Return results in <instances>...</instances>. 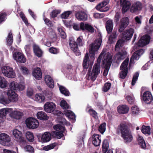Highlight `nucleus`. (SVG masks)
Masks as SVG:
<instances>
[{"instance_id": "f257e3e1", "label": "nucleus", "mask_w": 153, "mask_h": 153, "mask_svg": "<svg viewBox=\"0 0 153 153\" xmlns=\"http://www.w3.org/2000/svg\"><path fill=\"white\" fill-rule=\"evenodd\" d=\"M102 60V63L105 65V69L103 75L106 76L107 75L108 70L112 62V59L109 52H106V50H103L97 59L98 63L94 65L92 71L89 68L87 76L91 80H95L100 71V63Z\"/></svg>"}, {"instance_id": "f03ea898", "label": "nucleus", "mask_w": 153, "mask_h": 153, "mask_svg": "<svg viewBox=\"0 0 153 153\" xmlns=\"http://www.w3.org/2000/svg\"><path fill=\"white\" fill-rule=\"evenodd\" d=\"M102 42V38L100 37L95 40L94 43L90 45L89 53L91 61L89 59L88 54L87 53L85 54L83 62V66L84 68L87 69L89 65L91 66L93 65L94 59L95 54L98 51Z\"/></svg>"}, {"instance_id": "7ed1b4c3", "label": "nucleus", "mask_w": 153, "mask_h": 153, "mask_svg": "<svg viewBox=\"0 0 153 153\" xmlns=\"http://www.w3.org/2000/svg\"><path fill=\"white\" fill-rule=\"evenodd\" d=\"M117 131L121 133L122 137L126 142L129 143L132 140L133 137L131 132L128 129L125 124L121 123L118 127Z\"/></svg>"}, {"instance_id": "20e7f679", "label": "nucleus", "mask_w": 153, "mask_h": 153, "mask_svg": "<svg viewBox=\"0 0 153 153\" xmlns=\"http://www.w3.org/2000/svg\"><path fill=\"white\" fill-rule=\"evenodd\" d=\"M56 107V104L54 103L50 102H47L44 105V110L48 113H51L54 111V114L59 115L61 114V112L59 111L55 110Z\"/></svg>"}, {"instance_id": "39448f33", "label": "nucleus", "mask_w": 153, "mask_h": 153, "mask_svg": "<svg viewBox=\"0 0 153 153\" xmlns=\"http://www.w3.org/2000/svg\"><path fill=\"white\" fill-rule=\"evenodd\" d=\"M3 75L9 78H14L16 76V74L13 68L9 66H4L1 68Z\"/></svg>"}, {"instance_id": "423d86ee", "label": "nucleus", "mask_w": 153, "mask_h": 153, "mask_svg": "<svg viewBox=\"0 0 153 153\" xmlns=\"http://www.w3.org/2000/svg\"><path fill=\"white\" fill-rule=\"evenodd\" d=\"M12 134L15 140L17 141L21 142V145L22 147V144H26V142L24 140L22 133L21 131L16 128H15L13 130Z\"/></svg>"}, {"instance_id": "0eeeda50", "label": "nucleus", "mask_w": 153, "mask_h": 153, "mask_svg": "<svg viewBox=\"0 0 153 153\" xmlns=\"http://www.w3.org/2000/svg\"><path fill=\"white\" fill-rule=\"evenodd\" d=\"M26 124L27 128L30 129H34L37 128L39 126L38 121L36 119L30 117L27 119L25 121Z\"/></svg>"}, {"instance_id": "6e6552de", "label": "nucleus", "mask_w": 153, "mask_h": 153, "mask_svg": "<svg viewBox=\"0 0 153 153\" xmlns=\"http://www.w3.org/2000/svg\"><path fill=\"white\" fill-rule=\"evenodd\" d=\"M54 129L57 131H54V133L58 138H60L63 136V133L66 132L65 128L61 125L58 124L53 126Z\"/></svg>"}, {"instance_id": "1a4fd4ad", "label": "nucleus", "mask_w": 153, "mask_h": 153, "mask_svg": "<svg viewBox=\"0 0 153 153\" xmlns=\"http://www.w3.org/2000/svg\"><path fill=\"white\" fill-rule=\"evenodd\" d=\"M9 87L10 89V90L22 91L25 88V84L23 82L18 83L15 81H12L10 84Z\"/></svg>"}, {"instance_id": "9d476101", "label": "nucleus", "mask_w": 153, "mask_h": 153, "mask_svg": "<svg viewBox=\"0 0 153 153\" xmlns=\"http://www.w3.org/2000/svg\"><path fill=\"white\" fill-rule=\"evenodd\" d=\"M134 32V29L130 28L125 30L122 33L121 37L123 41L130 40L132 37Z\"/></svg>"}, {"instance_id": "9b49d317", "label": "nucleus", "mask_w": 153, "mask_h": 153, "mask_svg": "<svg viewBox=\"0 0 153 153\" xmlns=\"http://www.w3.org/2000/svg\"><path fill=\"white\" fill-rule=\"evenodd\" d=\"M69 45L71 48L72 50L75 54L77 56L81 55V53L78 49L77 44L74 41L73 38H71L69 39Z\"/></svg>"}, {"instance_id": "f8f14e48", "label": "nucleus", "mask_w": 153, "mask_h": 153, "mask_svg": "<svg viewBox=\"0 0 153 153\" xmlns=\"http://www.w3.org/2000/svg\"><path fill=\"white\" fill-rule=\"evenodd\" d=\"M150 39V36L147 35H146L142 37L139 40L138 42L134 46V49L136 46L143 47L149 43Z\"/></svg>"}, {"instance_id": "ddd939ff", "label": "nucleus", "mask_w": 153, "mask_h": 153, "mask_svg": "<svg viewBox=\"0 0 153 153\" xmlns=\"http://www.w3.org/2000/svg\"><path fill=\"white\" fill-rule=\"evenodd\" d=\"M10 141V138L7 134L4 133L0 134V144L4 146H8Z\"/></svg>"}, {"instance_id": "4468645a", "label": "nucleus", "mask_w": 153, "mask_h": 153, "mask_svg": "<svg viewBox=\"0 0 153 153\" xmlns=\"http://www.w3.org/2000/svg\"><path fill=\"white\" fill-rule=\"evenodd\" d=\"M13 59L17 62L24 63L26 62V59L24 55L19 52H15L13 54Z\"/></svg>"}, {"instance_id": "2eb2a0df", "label": "nucleus", "mask_w": 153, "mask_h": 153, "mask_svg": "<svg viewBox=\"0 0 153 153\" xmlns=\"http://www.w3.org/2000/svg\"><path fill=\"white\" fill-rule=\"evenodd\" d=\"M109 0H105L99 4L96 7V9L100 11L105 12L108 11L109 8L108 6H106L109 2Z\"/></svg>"}, {"instance_id": "dca6fc26", "label": "nucleus", "mask_w": 153, "mask_h": 153, "mask_svg": "<svg viewBox=\"0 0 153 153\" xmlns=\"http://www.w3.org/2000/svg\"><path fill=\"white\" fill-rule=\"evenodd\" d=\"M144 52V51L143 49H140L135 51L131 57L129 65L134 63V60H137L139 59L140 56Z\"/></svg>"}, {"instance_id": "f3484780", "label": "nucleus", "mask_w": 153, "mask_h": 153, "mask_svg": "<svg viewBox=\"0 0 153 153\" xmlns=\"http://www.w3.org/2000/svg\"><path fill=\"white\" fill-rule=\"evenodd\" d=\"M23 115L22 112L19 110H13L11 108V110L9 112V115L11 118L19 120L21 118Z\"/></svg>"}, {"instance_id": "a211bd4d", "label": "nucleus", "mask_w": 153, "mask_h": 153, "mask_svg": "<svg viewBox=\"0 0 153 153\" xmlns=\"http://www.w3.org/2000/svg\"><path fill=\"white\" fill-rule=\"evenodd\" d=\"M7 94L8 99L10 101V103L11 102H16L18 100V96L14 91L12 90H9Z\"/></svg>"}, {"instance_id": "6ab92c4d", "label": "nucleus", "mask_w": 153, "mask_h": 153, "mask_svg": "<svg viewBox=\"0 0 153 153\" xmlns=\"http://www.w3.org/2000/svg\"><path fill=\"white\" fill-rule=\"evenodd\" d=\"M143 99L147 104H149L153 101V97L151 92L146 91L144 92L143 95Z\"/></svg>"}, {"instance_id": "aec40b11", "label": "nucleus", "mask_w": 153, "mask_h": 153, "mask_svg": "<svg viewBox=\"0 0 153 153\" xmlns=\"http://www.w3.org/2000/svg\"><path fill=\"white\" fill-rule=\"evenodd\" d=\"M75 16L76 18L79 21H85L87 19V15L85 12L83 10L77 12Z\"/></svg>"}, {"instance_id": "412c9836", "label": "nucleus", "mask_w": 153, "mask_h": 153, "mask_svg": "<svg viewBox=\"0 0 153 153\" xmlns=\"http://www.w3.org/2000/svg\"><path fill=\"white\" fill-rule=\"evenodd\" d=\"M142 8V4L139 1H137L133 3L131 7L130 11L132 13H134L139 11Z\"/></svg>"}, {"instance_id": "4be33fe9", "label": "nucleus", "mask_w": 153, "mask_h": 153, "mask_svg": "<svg viewBox=\"0 0 153 153\" xmlns=\"http://www.w3.org/2000/svg\"><path fill=\"white\" fill-rule=\"evenodd\" d=\"M120 2L122 7V12L124 13L128 10L131 4L128 0H120Z\"/></svg>"}, {"instance_id": "5701e85b", "label": "nucleus", "mask_w": 153, "mask_h": 153, "mask_svg": "<svg viewBox=\"0 0 153 153\" xmlns=\"http://www.w3.org/2000/svg\"><path fill=\"white\" fill-rule=\"evenodd\" d=\"M11 110L10 108H5L0 110V122H2L4 121V118L5 117L6 115L9 114V112Z\"/></svg>"}, {"instance_id": "b1692460", "label": "nucleus", "mask_w": 153, "mask_h": 153, "mask_svg": "<svg viewBox=\"0 0 153 153\" xmlns=\"http://www.w3.org/2000/svg\"><path fill=\"white\" fill-rule=\"evenodd\" d=\"M81 27L82 31L86 30L91 33H93L94 31V29L91 25L87 23L81 24Z\"/></svg>"}, {"instance_id": "393cba45", "label": "nucleus", "mask_w": 153, "mask_h": 153, "mask_svg": "<svg viewBox=\"0 0 153 153\" xmlns=\"http://www.w3.org/2000/svg\"><path fill=\"white\" fill-rule=\"evenodd\" d=\"M32 75L36 79H41L42 77V73L40 68H34L33 71Z\"/></svg>"}, {"instance_id": "a878e982", "label": "nucleus", "mask_w": 153, "mask_h": 153, "mask_svg": "<svg viewBox=\"0 0 153 153\" xmlns=\"http://www.w3.org/2000/svg\"><path fill=\"white\" fill-rule=\"evenodd\" d=\"M128 19L127 18H124L121 20V23L119 29V32H122L128 25Z\"/></svg>"}, {"instance_id": "bb28decb", "label": "nucleus", "mask_w": 153, "mask_h": 153, "mask_svg": "<svg viewBox=\"0 0 153 153\" xmlns=\"http://www.w3.org/2000/svg\"><path fill=\"white\" fill-rule=\"evenodd\" d=\"M127 53L126 52H119L114 56V59L117 63H119L122 60L124 59L126 56Z\"/></svg>"}, {"instance_id": "cd10ccee", "label": "nucleus", "mask_w": 153, "mask_h": 153, "mask_svg": "<svg viewBox=\"0 0 153 153\" xmlns=\"http://www.w3.org/2000/svg\"><path fill=\"white\" fill-rule=\"evenodd\" d=\"M51 135L49 132H45L43 133L41 137L42 143H45L49 141L51 139Z\"/></svg>"}, {"instance_id": "c85d7f7f", "label": "nucleus", "mask_w": 153, "mask_h": 153, "mask_svg": "<svg viewBox=\"0 0 153 153\" xmlns=\"http://www.w3.org/2000/svg\"><path fill=\"white\" fill-rule=\"evenodd\" d=\"M93 144L96 146L100 145L101 141L100 137L97 134H94L92 136Z\"/></svg>"}, {"instance_id": "c756f323", "label": "nucleus", "mask_w": 153, "mask_h": 153, "mask_svg": "<svg viewBox=\"0 0 153 153\" xmlns=\"http://www.w3.org/2000/svg\"><path fill=\"white\" fill-rule=\"evenodd\" d=\"M117 110L119 113L124 114L128 113L129 110V108L126 105H123L118 106Z\"/></svg>"}, {"instance_id": "7c9ffc66", "label": "nucleus", "mask_w": 153, "mask_h": 153, "mask_svg": "<svg viewBox=\"0 0 153 153\" xmlns=\"http://www.w3.org/2000/svg\"><path fill=\"white\" fill-rule=\"evenodd\" d=\"M45 81L46 85L49 87L53 88L54 87L53 81L51 77L49 75L45 76Z\"/></svg>"}, {"instance_id": "2f4dec72", "label": "nucleus", "mask_w": 153, "mask_h": 153, "mask_svg": "<svg viewBox=\"0 0 153 153\" xmlns=\"http://www.w3.org/2000/svg\"><path fill=\"white\" fill-rule=\"evenodd\" d=\"M105 27L108 33H111L113 27V24L112 20H109L107 21L106 22Z\"/></svg>"}, {"instance_id": "473e14b6", "label": "nucleus", "mask_w": 153, "mask_h": 153, "mask_svg": "<svg viewBox=\"0 0 153 153\" xmlns=\"http://www.w3.org/2000/svg\"><path fill=\"white\" fill-rule=\"evenodd\" d=\"M36 116L38 119L42 120H47L48 118L46 114L42 111L38 112L36 114Z\"/></svg>"}, {"instance_id": "72a5a7b5", "label": "nucleus", "mask_w": 153, "mask_h": 153, "mask_svg": "<svg viewBox=\"0 0 153 153\" xmlns=\"http://www.w3.org/2000/svg\"><path fill=\"white\" fill-rule=\"evenodd\" d=\"M64 113L69 119L72 120L74 121H75V116L73 112L70 110H65L64 111Z\"/></svg>"}, {"instance_id": "f704fd0d", "label": "nucleus", "mask_w": 153, "mask_h": 153, "mask_svg": "<svg viewBox=\"0 0 153 153\" xmlns=\"http://www.w3.org/2000/svg\"><path fill=\"white\" fill-rule=\"evenodd\" d=\"M33 49L35 55L39 57H41L42 54V51L39 46L36 44H34Z\"/></svg>"}, {"instance_id": "c9c22d12", "label": "nucleus", "mask_w": 153, "mask_h": 153, "mask_svg": "<svg viewBox=\"0 0 153 153\" xmlns=\"http://www.w3.org/2000/svg\"><path fill=\"white\" fill-rule=\"evenodd\" d=\"M140 110L139 108L136 105H134L131 108V114L133 116H136L139 114Z\"/></svg>"}, {"instance_id": "e433bc0d", "label": "nucleus", "mask_w": 153, "mask_h": 153, "mask_svg": "<svg viewBox=\"0 0 153 153\" xmlns=\"http://www.w3.org/2000/svg\"><path fill=\"white\" fill-rule=\"evenodd\" d=\"M8 85V82L3 77L0 76V87L2 88H6Z\"/></svg>"}, {"instance_id": "4c0bfd02", "label": "nucleus", "mask_w": 153, "mask_h": 153, "mask_svg": "<svg viewBox=\"0 0 153 153\" xmlns=\"http://www.w3.org/2000/svg\"><path fill=\"white\" fill-rule=\"evenodd\" d=\"M137 139L139 144L141 147L143 149H145L146 147V144L143 137L140 135H138Z\"/></svg>"}, {"instance_id": "58836bf2", "label": "nucleus", "mask_w": 153, "mask_h": 153, "mask_svg": "<svg viewBox=\"0 0 153 153\" xmlns=\"http://www.w3.org/2000/svg\"><path fill=\"white\" fill-rule=\"evenodd\" d=\"M34 99L36 101L41 103L44 101L45 97L42 94H36L35 96Z\"/></svg>"}, {"instance_id": "ea45409f", "label": "nucleus", "mask_w": 153, "mask_h": 153, "mask_svg": "<svg viewBox=\"0 0 153 153\" xmlns=\"http://www.w3.org/2000/svg\"><path fill=\"white\" fill-rule=\"evenodd\" d=\"M117 35L116 32L114 31H113L112 33L109 36L108 40L110 43L115 42L116 40Z\"/></svg>"}, {"instance_id": "a19ab883", "label": "nucleus", "mask_w": 153, "mask_h": 153, "mask_svg": "<svg viewBox=\"0 0 153 153\" xmlns=\"http://www.w3.org/2000/svg\"><path fill=\"white\" fill-rule=\"evenodd\" d=\"M10 101L8 98L5 97L3 95L0 96V103L4 105H6L10 104Z\"/></svg>"}, {"instance_id": "79ce46f5", "label": "nucleus", "mask_w": 153, "mask_h": 153, "mask_svg": "<svg viewBox=\"0 0 153 153\" xmlns=\"http://www.w3.org/2000/svg\"><path fill=\"white\" fill-rule=\"evenodd\" d=\"M141 130L142 132L145 134L149 135L150 134V128L149 126H143Z\"/></svg>"}, {"instance_id": "37998d69", "label": "nucleus", "mask_w": 153, "mask_h": 153, "mask_svg": "<svg viewBox=\"0 0 153 153\" xmlns=\"http://www.w3.org/2000/svg\"><path fill=\"white\" fill-rule=\"evenodd\" d=\"M27 139L30 142H33L34 141V136L32 132L28 131L26 133Z\"/></svg>"}, {"instance_id": "c03bdc74", "label": "nucleus", "mask_w": 153, "mask_h": 153, "mask_svg": "<svg viewBox=\"0 0 153 153\" xmlns=\"http://www.w3.org/2000/svg\"><path fill=\"white\" fill-rule=\"evenodd\" d=\"M128 60V59H126L122 63L120 67L121 70L125 71L126 70L128 71L127 66Z\"/></svg>"}, {"instance_id": "a18cd8bd", "label": "nucleus", "mask_w": 153, "mask_h": 153, "mask_svg": "<svg viewBox=\"0 0 153 153\" xmlns=\"http://www.w3.org/2000/svg\"><path fill=\"white\" fill-rule=\"evenodd\" d=\"M59 90L62 94L67 96L69 95V93L68 91L65 87L59 85Z\"/></svg>"}, {"instance_id": "49530a36", "label": "nucleus", "mask_w": 153, "mask_h": 153, "mask_svg": "<svg viewBox=\"0 0 153 153\" xmlns=\"http://www.w3.org/2000/svg\"><path fill=\"white\" fill-rule=\"evenodd\" d=\"M60 105L62 108L64 109L70 108V106L64 100L61 101L60 102Z\"/></svg>"}, {"instance_id": "de8ad7c7", "label": "nucleus", "mask_w": 153, "mask_h": 153, "mask_svg": "<svg viewBox=\"0 0 153 153\" xmlns=\"http://www.w3.org/2000/svg\"><path fill=\"white\" fill-rule=\"evenodd\" d=\"M83 23V22H81L79 24H78L76 23H74L73 25V27L74 29L76 31L80 30H82V29L81 27V24Z\"/></svg>"}, {"instance_id": "09e8293b", "label": "nucleus", "mask_w": 153, "mask_h": 153, "mask_svg": "<svg viewBox=\"0 0 153 153\" xmlns=\"http://www.w3.org/2000/svg\"><path fill=\"white\" fill-rule=\"evenodd\" d=\"M72 13V11H68L64 12L61 15V17L62 19H67L71 14Z\"/></svg>"}, {"instance_id": "8fccbe9b", "label": "nucleus", "mask_w": 153, "mask_h": 153, "mask_svg": "<svg viewBox=\"0 0 153 153\" xmlns=\"http://www.w3.org/2000/svg\"><path fill=\"white\" fill-rule=\"evenodd\" d=\"M13 42V36L12 34L10 33L7 38V44L8 45L10 46L12 44Z\"/></svg>"}, {"instance_id": "3c124183", "label": "nucleus", "mask_w": 153, "mask_h": 153, "mask_svg": "<svg viewBox=\"0 0 153 153\" xmlns=\"http://www.w3.org/2000/svg\"><path fill=\"white\" fill-rule=\"evenodd\" d=\"M111 86V84L109 82L106 83L102 88V91L104 92H106L110 89Z\"/></svg>"}, {"instance_id": "603ef678", "label": "nucleus", "mask_w": 153, "mask_h": 153, "mask_svg": "<svg viewBox=\"0 0 153 153\" xmlns=\"http://www.w3.org/2000/svg\"><path fill=\"white\" fill-rule=\"evenodd\" d=\"M123 42H124V41H123L122 39L118 40L115 46V50L118 51L119 50L120 47L122 46Z\"/></svg>"}, {"instance_id": "864d4df0", "label": "nucleus", "mask_w": 153, "mask_h": 153, "mask_svg": "<svg viewBox=\"0 0 153 153\" xmlns=\"http://www.w3.org/2000/svg\"><path fill=\"white\" fill-rule=\"evenodd\" d=\"M56 146V143H53L50 145L45 146L43 147V149L46 151H48L50 150L53 149Z\"/></svg>"}, {"instance_id": "5fc2aeb1", "label": "nucleus", "mask_w": 153, "mask_h": 153, "mask_svg": "<svg viewBox=\"0 0 153 153\" xmlns=\"http://www.w3.org/2000/svg\"><path fill=\"white\" fill-rule=\"evenodd\" d=\"M106 124L105 123L102 124L99 128V130L101 133L103 134L105 130Z\"/></svg>"}, {"instance_id": "6e6d98bb", "label": "nucleus", "mask_w": 153, "mask_h": 153, "mask_svg": "<svg viewBox=\"0 0 153 153\" xmlns=\"http://www.w3.org/2000/svg\"><path fill=\"white\" fill-rule=\"evenodd\" d=\"M50 53L53 54H57L59 53V49L53 47L49 49Z\"/></svg>"}, {"instance_id": "4d7b16f0", "label": "nucleus", "mask_w": 153, "mask_h": 153, "mask_svg": "<svg viewBox=\"0 0 153 153\" xmlns=\"http://www.w3.org/2000/svg\"><path fill=\"white\" fill-rule=\"evenodd\" d=\"M139 76V73L138 72H136L134 75L131 82V84L132 85H134L136 83V82Z\"/></svg>"}, {"instance_id": "13d9d810", "label": "nucleus", "mask_w": 153, "mask_h": 153, "mask_svg": "<svg viewBox=\"0 0 153 153\" xmlns=\"http://www.w3.org/2000/svg\"><path fill=\"white\" fill-rule=\"evenodd\" d=\"M88 112L90 114L92 115L95 119H96L97 118V113L93 109H90L89 110Z\"/></svg>"}, {"instance_id": "bf43d9fd", "label": "nucleus", "mask_w": 153, "mask_h": 153, "mask_svg": "<svg viewBox=\"0 0 153 153\" xmlns=\"http://www.w3.org/2000/svg\"><path fill=\"white\" fill-rule=\"evenodd\" d=\"M20 70L24 75H27L29 73V71L27 69L24 67L22 66L20 68Z\"/></svg>"}, {"instance_id": "052dcab7", "label": "nucleus", "mask_w": 153, "mask_h": 153, "mask_svg": "<svg viewBox=\"0 0 153 153\" xmlns=\"http://www.w3.org/2000/svg\"><path fill=\"white\" fill-rule=\"evenodd\" d=\"M25 150L30 152L33 153L34 149L30 145H27L24 148Z\"/></svg>"}, {"instance_id": "680f3d73", "label": "nucleus", "mask_w": 153, "mask_h": 153, "mask_svg": "<svg viewBox=\"0 0 153 153\" xmlns=\"http://www.w3.org/2000/svg\"><path fill=\"white\" fill-rule=\"evenodd\" d=\"M82 39L83 37L82 36H79L77 38V43L79 46H82L83 45V43Z\"/></svg>"}, {"instance_id": "e2e57ef3", "label": "nucleus", "mask_w": 153, "mask_h": 153, "mask_svg": "<svg viewBox=\"0 0 153 153\" xmlns=\"http://www.w3.org/2000/svg\"><path fill=\"white\" fill-rule=\"evenodd\" d=\"M128 71L126 70L125 71L123 70L120 74V77L121 78L123 79L125 78L127 74Z\"/></svg>"}, {"instance_id": "0e129e2a", "label": "nucleus", "mask_w": 153, "mask_h": 153, "mask_svg": "<svg viewBox=\"0 0 153 153\" xmlns=\"http://www.w3.org/2000/svg\"><path fill=\"white\" fill-rule=\"evenodd\" d=\"M126 99L128 103L130 104L133 103L134 101V98L133 96H127L126 97Z\"/></svg>"}, {"instance_id": "69168bd1", "label": "nucleus", "mask_w": 153, "mask_h": 153, "mask_svg": "<svg viewBox=\"0 0 153 153\" xmlns=\"http://www.w3.org/2000/svg\"><path fill=\"white\" fill-rule=\"evenodd\" d=\"M104 16L103 13H94V16L95 18L99 19L103 18Z\"/></svg>"}, {"instance_id": "338daca9", "label": "nucleus", "mask_w": 153, "mask_h": 153, "mask_svg": "<svg viewBox=\"0 0 153 153\" xmlns=\"http://www.w3.org/2000/svg\"><path fill=\"white\" fill-rule=\"evenodd\" d=\"M61 11L60 10H53L52 13V17L53 18L56 17L57 14L59 13Z\"/></svg>"}, {"instance_id": "774afa93", "label": "nucleus", "mask_w": 153, "mask_h": 153, "mask_svg": "<svg viewBox=\"0 0 153 153\" xmlns=\"http://www.w3.org/2000/svg\"><path fill=\"white\" fill-rule=\"evenodd\" d=\"M6 17L5 13H0V24L5 20Z\"/></svg>"}]
</instances>
